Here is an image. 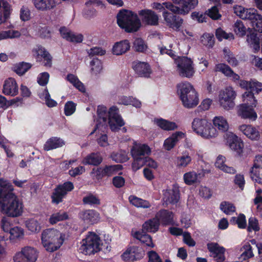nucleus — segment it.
<instances>
[{"label":"nucleus","instance_id":"f257e3e1","mask_svg":"<svg viewBox=\"0 0 262 262\" xmlns=\"http://www.w3.org/2000/svg\"><path fill=\"white\" fill-rule=\"evenodd\" d=\"M97 114L98 116V123L96 125L95 130L101 126L106 125L108 117V123L112 131L118 130L125 124L122 117L119 114L118 108L115 106L110 107L108 113L105 106H99L97 109Z\"/></svg>","mask_w":262,"mask_h":262},{"label":"nucleus","instance_id":"f03ea898","mask_svg":"<svg viewBox=\"0 0 262 262\" xmlns=\"http://www.w3.org/2000/svg\"><path fill=\"white\" fill-rule=\"evenodd\" d=\"M24 207L23 201L13 191H10L0 199V212L7 216L17 217L21 216Z\"/></svg>","mask_w":262,"mask_h":262},{"label":"nucleus","instance_id":"7ed1b4c3","mask_svg":"<svg viewBox=\"0 0 262 262\" xmlns=\"http://www.w3.org/2000/svg\"><path fill=\"white\" fill-rule=\"evenodd\" d=\"M169 48L170 49L166 47H161L160 48L161 53L167 54L174 59V63L177 65V71L180 76L187 78L192 77L195 72L192 60L185 56L176 58V52L171 50L172 48L174 49V48H173L172 45H169Z\"/></svg>","mask_w":262,"mask_h":262},{"label":"nucleus","instance_id":"20e7f679","mask_svg":"<svg viewBox=\"0 0 262 262\" xmlns=\"http://www.w3.org/2000/svg\"><path fill=\"white\" fill-rule=\"evenodd\" d=\"M65 237V234L56 229H46L41 232V244L46 251L52 253L61 247Z\"/></svg>","mask_w":262,"mask_h":262},{"label":"nucleus","instance_id":"39448f33","mask_svg":"<svg viewBox=\"0 0 262 262\" xmlns=\"http://www.w3.org/2000/svg\"><path fill=\"white\" fill-rule=\"evenodd\" d=\"M177 94L184 107L192 108L198 104V94L190 83L187 81L180 82L177 84Z\"/></svg>","mask_w":262,"mask_h":262},{"label":"nucleus","instance_id":"423d86ee","mask_svg":"<svg viewBox=\"0 0 262 262\" xmlns=\"http://www.w3.org/2000/svg\"><path fill=\"white\" fill-rule=\"evenodd\" d=\"M191 128L196 135L205 139H214L218 136V132L213 127L212 123L205 118H194Z\"/></svg>","mask_w":262,"mask_h":262},{"label":"nucleus","instance_id":"0eeeda50","mask_svg":"<svg viewBox=\"0 0 262 262\" xmlns=\"http://www.w3.org/2000/svg\"><path fill=\"white\" fill-rule=\"evenodd\" d=\"M117 23L120 27L128 32L137 31L141 26L137 15L126 10L120 11L118 14Z\"/></svg>","mask_w":262,"mask_h":262},{"label":"nucleus","instance_id":"6e6552de","mask_svg":"<svg viewBox=\"0 0 262 262\" xmlns=\"http://www.w3.org/2000/svg\"><path fill=\"white\" fill-rule=\"evenodd\" d=\"M80 244L79 251L85 255H91L99 251L102 245L100 237L94 232H89Z\"/></svg>","mask_w":262,"mask_h":262},{"label":"nucleus","instance_id":"1a4fd4ad","mask_svg":"<svg viewBox=\"0 0 262 262\" xmlns=\"http://www.w3.org/2000/svg\"><path fill=\"white\" fill-rule=\"evenodd\" d=\"M236 93L233 88L228 86L220 91L218 102L220 106L225 110L229 111L234 108V100Z\"/></svg>","mask_w":262,"mask_h":262},{"label":"nucleus","instance_id":"9d476101","mask_svg":"<svg viewBox=\"0 0 262 262\" xmlns=\"http://www.w3.org/2000/svg\"><path fill=\"white\" fill-rule=\"evenodd\" d=\"M224 138L227 144L232 150L238 155L243 153L244 143L236 135L232 132H227L224 135Z\"/></svg>","mask_w":262,"mask_h":262},{"label":"nucleus","instance_id":"9b49d317","mask_svg":"<svg viewBox=\"0 0 262 262\" xmlns=\"http://www.w3.org/2000/svg\"><path fill=\"white\" fill-rule=\"evenodd\" d=\"M209 172V169H202L198 171L190 170L184 173L183 179L185 184L193 185L199 183L205 174Z\"/></svg>","mask_w":262,"mask_h":262},{"label":"nucleus","instance_id":"f8f14e48","mask_svg":"<svg viewBox=\"0 0 262 262\" xmlns=\"http://www.w3.org/2000/svg\"><path fill=\"white\" fill-rule=\"evenodd\" d=\"M250 174L254 183L262 184V156L255 157L253 165L250 170Z\"/></svg>","mask_w":262,"mask_h":262},{"label":"nucleus","instance_id":"ddd939ff","mask_svg":"<svg viewBox=\"0 0 262 262\" xmlns=\"http://www.w3.org/2000/svg\"><path fill=\"white\" fill-rule=\"evenodd\" d=\"M74 185L70 182H67L56 187L52 195V202L56 204L61 202L68 191L72 190Z\"/></svg>","mask_w":262,"mask_h":262},{"label":"nucleus","instance_id":"4468645a","mask_svg":"<svg viewBox=\"0 0 262 262\" xmlns=\"http://www.w3.org/2000/svg\"><path fill=\"white\" fill-rule=\"evenodd\" d=\"M163 17L167 26L176 31L179 30L183 24L182 18L165 11L163 12Z\"/></svg>","mask_w":262,"mask_h":262},{"label":"nucleus","instance_id":"2eb2a0df","mask_svg":"<svg viewBox=\"0 0 262 262\" xmlns=\"http://www.w3.org/2000/svg\"><path fill=\"white\" fill-rule=\"evenodd\" d=\"M254 107L246 104H241L236 107L237 115L242 119L255 121L257 115L253 109Z\"/></svg>","mask_w":262,"mask_h":262},{"label":"nucleus","instance_id":"dca6fc26","mask_svg":"<svg viewBox=\"0 0 262 262\" xmlns=\"http://www.w3.org/2000/svg\"><path fill=\"white\" fill-rule=\"evenodd\" d=\"M238 128L244 135L251 141H258L260 138L258 128L251 124H242Z\"/></svg>","mask_w":262,"mask_h":262},{"label":"nucleus","instance_id":"f3484780","mask_svg":"<svg viewBox=\"0 0 262 262\" xmlns=\"http://www.w3.org/2000/svg\"><path fill=\"white\" fill-rule=\"evenodd\" d=\"M234 13L243 19L254 20L259 14L254 8H245L242 6L236 5L233 8Z\"/></svg>","mask_w":262,"mask_h":262},{"label":"nucleus","instance_id":"a211bd4d","mask_svg":"<svg viewBox=\"0 0 262 262\" xmlns=\"http://www.w3.org/2000/svg\"><path fill=\"white\" fill-rule=\"evenodd\" d=\"M33 55L38 61H42L43 65L48 68L52 66V58L49 53L42 47L38 46L33 50Z\"/></svg>","mask_w":262,"mask_h":262},{"label":"nucleus","instance_id":"6ab92c4d","mask_svg":"<svg viewBox=\"0 0 262 262\" xmlns=\"http://www.w3.org/2000/svg\"><path fill=\"white\" fill-rule=\"evenodd\" d=\"M186 137V134L182 132H176L166 138L163 142V148L166 151H170L176 145L178 141Z\"/></svg>","mask_w":262,"mask_h":262},{"label":"nucleus","instance_id":"aec40b11","mask_svg":"<svg viewBox=\"0 0 262 262\" xmlns=\"http://www.w3.org/2000/svg\"><path fill=\"white\" fill-rule=\"evenodd\" d=\"M2 93L6 96H15L18 94V86L13 78L6 79L3 85Z\"/></svg>","mask_w":262,"mask_h":262},{"label":"nucleus","instance_id":"412c9836","mask_svg":"<svg viewBox=\"0 0 262 262\" xmlns=\"http://www.w3.org/2000/svg\"><path fill=\"white\" fill-rule=\"evenodd\" d=\"M179 7L175 6L176 13L186 15L198 4V0H179Z\"/></svg>","mask_w":262,"mask_h":262},{"label":"nucleus","instance_id":"4be33fe9","mask_svg":"<svg viewBox=\"0 0 262 262\" xmlns=\"http://www.w3.org/2000/svg\"><path fill=\"white\" fill-rule=\"evenodd\" d=\"M207 248L211 255L217 262H222L225 259V249L217 243H211L207 245Z\"/></svg>","mask_w":262,"mask_h":262},{"label":"nucleus","instance_id":"5701e85b","mask_svg":"<svg viewBox=\"0 0 262 262\" xmlns=\"http://www.w3.org/2000/svg\"><path fill=\"white\" fill-rule=\"evenodd\" d=\"M79 216L84 223L90 225L97 223L100 220V214L94 210L82 211Z\"/></svg>","mask_w":262,"mask_h":262},{"label":"nucleus","instance_id":"b1692460","mask_svg":"<svg viewBox=\"0 0 262 262\" xmlns=\"http://www.w3.org/2000/svg\"><path fill=\"white\" fill-rule=\"evenodd\" d=\"M151 150L149 146L146 144H142L134 141L133 146L130 149L132 156L143 157L145 155H149L151 154Z\"/></svg>","mask_w":262,"mask_h":262},{"label":"nucleus","instance_id":"393cba45","mask_svg":"<svg viewBox=\"0 0 262 262\" xmlns=\"http://www.w3.org/2000/svg\"><path fill=\"white\" fill-rule=\"evenodd\" d=\"M213 127L216 131L222 133H227L230 125L226 118L223 116H215L212 120Z\"/></svg>","mask_w":262,"mask_h":262},{"label":"nucleus","instance_id":"a878e982","mask_svg":"<svg viewBox=\"0 0 262 262\" xmlns=\"http://www.w3.org/2000/svg\"><path fill=\"white\" fill-rule=\"evenodd\" d=\"M179 199V190L178 187L172 186L164 191L163 200L167 204L177 203Z\"/></svg>","mask_w":262,"mask_h":262},{"label":"nucleus","instance_id":"bb28decb","mask_svg":"<svg viewBox=\"0 0 262 262\" xmlns=\"http://www.w3.org/2000/svg\"><path fill=\"white\" fill-rule=\"evenodd\" d=\"M214 71L221 72L225 76L230 78L234 82H237L240 79L239 76L234 73L228 65L225 63L216 64L214 67Z\"/></svg>","mask_w":262,"mask_h":262},{"label":"nucleus","instance_id":"cd10ccee","mask_svg":"<svg viewBox=\"0 0 262 262\" xmlns=\"http://www.w3.org/2000/svg\"><path fill=\"white\" fill-rule=\"evenodd\" d=\"M262 35L258 37L257 34L252 32H250L247 35L246 42L248 46L250 48L254 53H258L260 50V40Z\"/></svg>","mask_w":262,"mask_h":262},{"label":"nucleus","instance_id":"c85d7f7f","mask_svg":"<svg viewBox=\"0 0 262 262\" xmlns=\"http://www.w3.org/2000/svg\"><path fill=\"white\" fill-rule=\"evenodd\" d=\"M133 68L135 72L142 77H148L151 73L150 66L147 62L136 61L133 63Z\"/></svg>","mask_w":262,"mask_h":262},{"label":"nucleus","instance_id":"c756f323","mask_svg":"<svg viewBox=\"0 0 262 262\" xmlns=\"http://www.w3.org/2000/svg\"><path fill=\"white\" fill-rule=\"evenodd\" d=\"M9 234V240L12 243H16L25 238V231L24 228L19 226H14Z\"/></svg>","mask_w":262,"mask_h":262},{"label":"nucleus","instance_id":"7c9ffc66","mask_svg":"<svg viewBox=\"0 0 262 262\" xmlns=\"http://www.w3.org/2000/svg\"><path fill=\"white\" fill-rule=\"evenodd\" d=\"M60 33L62 37L72 42H81L83 40V36L81 34H76L66 27L60 29Z\"/></svg>","mask_w":262,"mask_h":262},{"label":"nucleus","instance_id":"2f4dec72","mask_svg":"<svg viewBox=\"0 0 262 262\" xmlns=\"http://www.w3.org/2000/svg\"><path fill=\"white\" fill-rule=\"evenodd\" d=\"M192 157L187 151H183L182 155L178 156L174 161V164L177 168H184L192 163Z\"/></svg>","mask_w":262,"mask_h":262},{"label":"nucleus","instance_id":"473e14b6","mask_svg":"<svg viewBox=\"0 0 262 262\" xmlns=\"http://www.w3.org/2000/svg\"><path fill=\"white\" fill-rule=\"evenodd\" d=\"M130 43L127 40H123L115 42L112 48L113 54L121 55L128 51L130 49Z\"/></svg>","mask_w":262,"mask_h":262},{"label":"nucleus","instance_id":"72a5a7b5","mask_svg":"<svg viewBox=\"0 0 262 262\" xmlns=\"http://www.w3.org/2000/svg\"><path fill=\"white\" fill-rule=\"evenodd\" d=\"M139 15L142 17L143 21L150 25H157L158 24L159 17L154 11L150 10H143L139 12Z\"/></svg>","mask_w":262,"mask_h":262},{"label":"nucleus","instance_id":"f704fd0d","mask_svg":"<svg viewBox=\"0 0 262 262\" xmlns=\"http://www.w3.org/2000/svg\"><path fill=\"white\" fill-rule=\"evenodd\" d=\"M158 221L164 225L173 224L174 223L173 213L167 210H162L158 212L156 215Z\"/></svg>","mask_w":262,"mask_h":262},{"label":"nucleus","instance_id":"c9c22d12","mask_svg":"<svg viewBox=\"0 0 262 262\" xmlns=\"http://www.w3.org/2000/svg\"><path fill=\"white\" fill-rule=\"evenodd\" d=\"M28 262H36L38 258L39 251L34 247L26 246L21 248Z\"/></svg>","mask_w":262,"mask_h":262},{"label":"nucleus","instance_id":"e433bc0d","mask_svg":"<svg viewBox=\"0 0 262 262\" xmlns=\"http://www.w3.org/2000/svg\"><path fill=\"white\" fill-rule=\"evenodd\" d=\"M32 3L37 10L41 11L50 10L56 6L55 0H32Z\"/></svg>","mask_w":262,"mask_h":262},{"label":"nucleus","instance_id":"4c0bfd02","mask_svg":"<svg viewBox=\"0 0 262 262\" xmlns=\"http://www.w3.org/2000/svg\"><path fill=\"white\" fill-rule=\"evenodd\" d=\"M144 231H133L132 235L134 238L140 241L142 243L144 244L146 246L149 248H154L155 244L152 242L151 236L144 233Z\"/></svg>","mask_w":262,"mask_h":262},{"label":"nucleus","instance_id":"58836bf2","mask_svg":"<svg viewBox=\"0 0 262 262\" xmlns=\"http://www.w3.org/2000/svg\"><path fill=\"white\" fill-rule=\"evenodd\" d=\"M12 9L10 4L6 0H0V25L9 18Z\"/></svg>","mask_w":262,"mask_h":262},{"label":"nucleus","instance_id":"ea45409f","mask_svg":"<svg viewBox=\"0 0 262 262\" xmlns=\"http://www.w3.org/2000/svg\"><path fill=\"white\" fill-rule=\"evenodd\" d=\"M25 226L27 231L31 234L38 233L41 229V224L35 218H30L25 221Z\"/></svg>","mask_w":262,"mask_h":262},{"label":"nucleus","instance_id":"a19ab883","mask_svg":"<svg viewBox=\"0 0 262 262\" xmlns=\"http://www.w3.org/2000/svg\"><path fill=\"white\" fill-rule=\"evenodd\" d=\"M154 123L161 129L167 130H173L178 128V125L174 122H171L162 118H156Z\"/></svg>","mask_w":262,"mask_h":262},{"label":"nucleus","instance_id":"79ce46f5","mask_svg":"<svg viewBox=\"0 0 262 262\" xmlns=\"http://www.w3.org/2000/svg\"><path fill=\"white\" fill-rule=\"evenodd\" d=\"M122 165H114L110 166H107L104 169L101 168H97V169H93L91 174H94L95 172H103V174L107 176H111L116 173L120 174L119 171L122 169Z\"/></svg>","mask_w":262,"mask_h":262},{"label":"nucleus","instance_id":"37998d69","mask_svg":"<svg viewBox=\"0 0 262 262\" xmlns=\"http://www.w3.org/2000/svg\"><path fill=\"white\" fill-rule=\"evenodd\" d=\"M159 225L158 219L155 216L146 221L142 225V230L147 232L155 233L158 230Z\"/></svg>","mask_w":262,"mask_h":262},{"label":"nucleus","instance_id":"c03bdc74","mask_svg":"<svg viewBox=\"0 0 262 262\" xmlns=\"http://www.w3.org/2000/svg\"><path fill=\"white\" fill-rule=\"evenodd\" d=\"M102 161V158L98 152L91 153L86 156L82 160V163L84 165L97 166Z\"/></svg>","mask_w":262,"mask_h":262},{"label":"nucleus","instance_id":"a18cd8bd","mask_svg":"<svg viewBox=\"0 0 262 262\" xmlns=\"http://www.w3.org/2000/svg\"><path fill=\"white\" fill-rule=\"evenodd\" d=\"M64 144V141L58 138L53 137L50 138L44 145V149L50 150L57 148L60 147Z\"/></svg>","mask_w":262,"mask_h":262},{"label":"nucleus","instance_id":"49530a36","mask_svg":"<svg viewBox=\"0 0 262 262\" xmlns=\"http://www.w3.org/2000/svg\"><path fill=\"white\" fill-rule=\"evenodd\" d=\"M128 200L130 204L137 208L146 209L151 206V204L148 201L138 198L135 195H130Z\"/></svg>","mask_w":262,"mask_h":262},{"label":"nucleus","instance_id":"de8ad7c7","mask_svg":"<svg viewBox=\"0 0 262 262\" xmlns=\"http://www.w3.org/2000/svg\"><path fill=\"white\" fill-rule=\"evenodd\" d=\"M66 79L81 92L84 93L85 92L84 85L76 76L69 74L67 76Z\"/></svg>","mask_w":262,"mask_h":262},{"label":"nucleus","instance_id":"09e8293b","mask_svg":"<svg viewBox=\"0 0 262 262\" xmlns=\"http://www.w3.org/2000/svg\"><path fill=\"white\" fill-rule=\"evenodd\" d=\"M233 31L236 35L243 37L246 35L247 31L251 32L252 29L249 28L247 29L242 21L237 20L234 24Z\"/></svg>","mask_w":262,"mask_h":262},{"label":"nucleus","instance_id":"8fccbe9b","mask_svg":"<svg viewBox=\"0 0 262 262\" xmlns=\"http://www.w3.org/2000/svg\"><path fill=\"white\" fill-rule=\"evenodd\" d=\"M68 218L67 213L63 211H59L52 214L49 219V222L51 225L67 220Z\"/></svg>","mask_w":262,"mask_h":262},{"label":"nucleus","instance_id":"3c124183","mask_svg":"<svg viewBox=\"0 0 262 262\" xmlns=\"http://www.w3.org/2000/svg\"><path fill=\"white\" fill-rule=\"evenodd\" d=\"M13 186L7 181L0 179V199L3 198L10 191H13Z\"/></svg>","mask_w":262,"mask_h":262},{"label":"nucleus","instance_id":"603ef678","mask_svg":"<svg viewBox=\"0 0 262 262\" xmlns=\"http://www.w3.org/2000/svg\"><path fill=\"white\" fill-rule=\"evenodd\" d=\"M31 68V64L23 62L15 64L13 67V70L17 74L23 75Z\"/></svg>","mask_w":262,"mask_h":262},{"label":"nucleus","instance_id":"864d4df0","mask_svg":"<svg viewBox=\"0 0 262 262\" xmlns=\"http://www.w3.org/2000/svg\"><path fill=\"white\" fill-rule=\"evenodd\" d=\"M243 104L252 106H256V100L255 99L254 94L251 92H246L242 95Z\"/></svg>","mask_w":262,"mask_h":262},{"label":"nucleus","instance_id":"5fc2aeb1","mask_svg":"<svg viewBox=\"0 0 262 262\" xmlns=\"http://www.w3.org/2000/svg\"><path fill=\"white\" fill-rule=\"evenodd\" d=\"M20 36V33L18 31L14 30H9L8 31H0V41L7 39L8 38H14L19 37Z\"/></svg>","mask_w":262,"mask_h":262},{"label":"nucleus","instance_id":"6e6d98bb","mask_svg":"<svg viewBox=\"0 0 262 262\" xmlns=\"http://www.w3.org/2000/svg\"><path fill=\"white\" fill-rule=\"evenodd\" d=\"M133 48L135 51L144 53L147 51L148 47L145 42L141 38H136L133 43Z\"/></svg>","mask_w":262,"mask_h":262},{"label":"nucleus","instance_id":"4d7b16f0","mask_svg":"<svg viewBox=\"0 0 262 262\" xmlns=\"http://www.w3.org/2000/svg\"><path fill=\"white\" fill-rule=\"evenodd\" d=\"M91 70L92 74L97 75L102 70V63L98 58L93 59L90 63Z\"/></svg>","mask_w":262,"mask_h":262},{"label":"nucleus","instance_id":"13d9d810","mask_svg":"<svg viewBox=\"0 0 262 262\" xmlns=\"http://www.w3.org/2000/svg\"><path fill=\"white\" fill-rule=\"evenodd\" d=\"M200 40L202 45L208 48H212L214 43L213 35L211 34H204L201 37Z\"/></svg>","mask_w":262,"mask_h":262},{"label":"nucleus","instance_id":"bf43d9fd","mask_svg":"<svg viewBox=\"0 0 262 262\" xmlns=\"http://www.w3.org/2000/svg\"><path fill=\"white\" fill-rule=\"evenodd\" d=\"M113 160L117 162H125L128 160V154L125 150H120L112 155Z\"/></svg>","mask_w":262,"mask_h":262},{"label":"nucleus","instance_id":"052dcab7","mask_svg":"<svg viewBox=\"0 0 262 262\" xmlns=\"http://www.w3.org/2000/svg\"><path fill=\"white\" fill-rule=\"evenodd\" d=\"M230 222L233 224H237L239 228H245L247 226L246 216L243 214H240L237 217H232Z\"/></svg>","mask_w":262,"mask_h":262},{"label":"nucleus","instance_id":"680f3d73","mask_svg":"<svg viewBox=\"0 0 262 262\" xmlns=\"http://www.w3.org/2000/svg\"><path fill=\"white\" fill-rule=\"evenodd\" d=\"M133 158V162L132 164V168L134 171L140 169L145 164L144 157H138V156H132Z\"/></svg>","mask_w":262,"mask_h":262},{"label":"nucleus","instance_id":"e2e57ef3","mask_svg":"<svg viewBox=\"0 0 262 262\" xmlns=\"http://www.w3.org/2000/svg\"><path fill=\"white\" fill-rule=\"evenodd\" d=\"M221 210L226 214H231L235 211V207L233 204L229 202H223L220 204Z\"/></svg>","mask_w":262,"mask_h":262},{"label":"nucleus","instance_id":"0e129e2a","mask_svg":"<svg viewBox=\"0 0 262 262\" xmlns=\"http://www.w3.org/2000/svg\"><path fill=\"white\" fill-rule=\"evenodd\" d=\"M152 8L154 9L159 10L161 11L164 10L165 8L169 9L172 12L176 13L175 6L173 5L170 3H163L162 4L159 3H154L152 4Z\"/></svg>","mask_w":262,"mask_h":262},{"label":"nucleus","instance_id":"69168bd1","mask_svg":"<svg viewBox=\"0 0 262 262\" xmlns=\"http://www.w3.org/2000/svg\"><path fill=\"white\" fill-rule=\"evenodd\" d=\"M216 37L218 40L221 41L224 39L233 40L234 39V35L230 33H227L221 28H218L216 30Z\"/></svg>","mask_w":262,"mask_h":262},{"label":"nucleus","instance_id":"338daca9","mask_svg":"<svg viewBox=\"0 0 262 262\" xmlns=\"http://www.w3.org/2000/svg\"><path fill=\"white\" fill-rule=\"evenodd\" d=\"M251 26L254 31L262 33V16L260 14L251 21Z\"/></svg>","mask_w":262,"mask_h":262},{"label":"nucleus","instance_id":"774afa93","mask_svg":"<svg viewBox=\"0 0 262 262\" xmlns=\"http://www.w3.org/2000/svg\"><path fill=\"white\" fill-rule=\"evenodd\" d=\"M136 261L142 258L145 254L144 251L140 247L133 246L129 247Z\"/></svg>","mask_w":262,"mask_h":262}]
</instances>
